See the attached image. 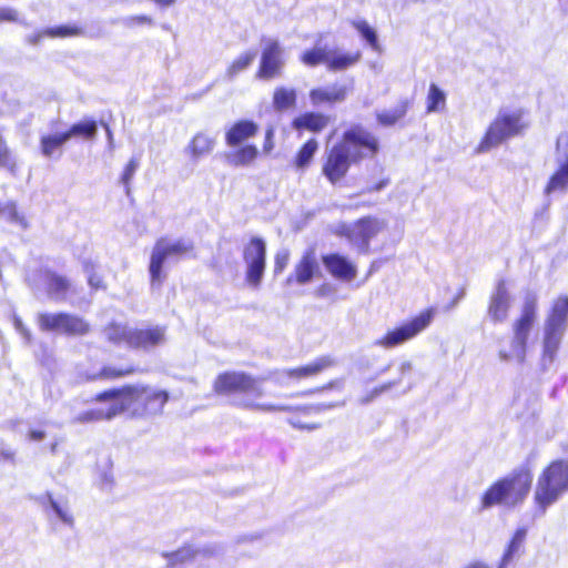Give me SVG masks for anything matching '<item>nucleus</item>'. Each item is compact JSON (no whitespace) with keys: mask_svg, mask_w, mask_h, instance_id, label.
Segmentation results:
<instances>
[{"mask_svg":"<svg viewBox=\"0 0 568 568\" xmlns=\"http://www.w3.org/2000/svg\"><path fill=\"white\" fill-rule=\"evenodd\" d=\"M379 150L378 138L364 126L354 124L326 151L321 172L332 185L341 184L354 164L375 158Z\"/></svg>","mask_w":568,"mask_h":568,"instance_id":"1","label":"nucleus"},{"mask_svg":"<svg viewBox=\"0 0 568 568\" xmlns=\"http://www.w3.org/2000/svg\"><path fill=\"white\" fill-rule=\"evenodd\" d=\"M534 481V471L529 465H521L494 480L480 496V509L495 506L516 508L527 499Z\"/></svg>","mask_w":568,"mask_h":568,"instance_id":"2","label":"nucleus"},{"mask_svg":"<svg viewBox=\"0 0 568 568\" xmlns=\"http://www.w3.org/2000/svg\"><path fill=\"white\" fill-rule=\"evenodd\" d=\"M263 378L255 377L243 371H225L216 375L212 389L219 396H236L239 406L244 409L273 412L286 410L287 407L261 404L256 399L263 396L260 382Z\"/></svg>","mask_w":568,"mask_h":568,"instance_id":"3","label":"nucleus"},{"mask_svg":"<svg viewBox=\"0 0 568 568\" xmlns=\"http://www.w3.org/2000/svg\"><path fill=\"white\" fill-rule=\"evenodd\" d=\"M567 490L568 459H555L538 476L534 493L536 508L544 513Z\"/></svg>","mask_w":568,"mask_h":568,"instance_id":"4","label":"nucleus"},{"mask_svg":"<svg viewBox=\"0 0 568 568\" xmlns=\"http://www.w3.org/2000/svg\"><path fill=\"white\" fill-rule=\"evenodd\" d=\"M538 301L534 294L527 295L524 300L520 314L511 324L513 337L509 351L501 349L499 356L507 361L513 356L520 362L525 361L528 338L537 320Z\"/></svg>","mask_w":568,"mask_h":568,"instance_id":"5","label":"nucleus"},{"mask_svg":"<svg viewBox=\"0 0 568 568\" xmlns=\"http://www.w3.org/2000/svg\"><path fill=\"white\" fill-rule=\"evenodd\" d=\"M527 126L524 121V111L518 110L511 113H500L487 128L484 136L478 143L477 151L486 152L491 148L501 144L509 138L520 134Z\"/></svg>","mask_w":568,"mask_h":568,"instance_id":"6","label":"nucleus"},{"mask_svg":"<svg viewBox=\"0 0 568 568\" xmlns=\"http://www.w3.org/2000/svg\"><path fill=\"white\" fill-rule=\"evenodd\" d=\"M362 58L361 51L341 52L336 49H329L326 45H314L304 50L298 59L305 67L315 68L325 64L328 71H344L357 62Z\"/></svg>","mask_w":568,"mask_h":568,"instance_id":"7","label":"nucleus"},{"mask_svg":"<svg viewBox=\"0 0 568 568\" xmlns=\"http://www.w3.org/2000/svg\"><path fill=\"white\" fill-rule=\"evenodd\" d=\"M568 324V296H558L547 315L544 331L542 356L552 361Z\"/></svg>","mask_w":568,"mask_h":568,"instance_id":"8","label":"nucleus"},{"mask_svg":"<svg viewBox=\"0 0 568 568\" xmlns=\"http://www.w3.org/2000/svg\"><path fill=\"white\" fill-rule=\"evenodd\" d=\"M132 388L134 390L129 393V409L133 417L149 418L163 414L170 399L166 390L142 384H132Z\"/></svg>","mask_w":568,"mask_h":568,"instance_id":"9","label":"nucleus"},{"mask_svg":"<svg viewBox=\"0 0 568 568\" xmlns=\"http://www.w3.org/2000/svg\"><path fill=\"white\" fill-rule=\"evenodd\" d=\"M434 310L426 308L416 316L412 317L408 322L387 331L376 344L384 348H393L402 345L422 333L429 326L434 318Z\"/></svg>","mask_w":568,"mask_h":568,"instance_id":"10","label":"nucleus"},{"mask_svg":"<svg viewBox=\"0 0 568 568\" xmlns=\"http://www.w3.org/2000/svg\"><path fill=\"white\" fill-rule=\"evenodd\" d=\"M192 250V243H185L181 240L173 243H166L164 239H159L155 242L150 256L149 274L151 286L160 287L163 284L165 280L163 266L169 256L183 255Z\"/></svg>","mask_w":568,"mask_h":568,"instance_id":"11","label":"nucleus"},{"mask_svg":"<svg viewBox=\"0 0 568 568\" xmlns=\"http://www.w3.org/2000/svg\"><path fill=\"white\" fill-rule=\"evenodd\" d=\"M37 322L42 332H59L68 336H83L91 331L84 318L65 312L40 313Z\"/></svg>","mask_w":568,"mask_h":568,"instance_id":"12","label":"nucleus"},{"mask_svg":"<svg viewBox=\"0 0 568 568\" xmlns=\"http://www.w3.org/2000/svg\"><path fill=\"white\" fill-rule=\"evenodd\" d=\"M245 263V282L258 288L266 268V243L260 236H251L243 247Z\"/></svg>","mask_w":568,"mask_h":568,"instance_id":"13","label":"nucleus"},{"mask_svg":"<svg viewBox=\"0 0 568 568\" xmlns=\"http://www.w3.org/2000/svg\"><path fill=\"white\" fill-rule=\"evenodd\" d=\"M283 65V49L280 42L277 40L266 41L261 52L256 78L261 80L278 78L282 74Z\"/></svg>","mask_w":568,"mask_h":568,"instance_id":"14","label":"nucleus"},{"mask_svg":"<svg viewBox=\"0 0 568 568\" xmlns=\"http://www.w3.org/2000/svg\"><path fill=\"white\" fill-rule=\"evenodd\" d=\"M384 226L383 221L375 216L366 215L356 220L352 226H342L339 233L349 241L368 246L369 241L375 237Z\"/></svg>","mask_w":568,"mask_h":568,"instance_id":"15","label":"nucleus"},{"mask_svg":"<svg viewBox=\"0 0 568 568\" xmlns=\"http://www.w3.org/2000/svg\"><path fill=\"white\" fill-rule=\"evenodd\" d=\"M337 364V361L332 355H322L316 357L314 361L287 368L284 371V377L291 382L298 383L306 379H312L324 372L331 369Z\"/></svg>","mask_w":568,"mask_h":568,"instance_id":"16","label":"nucleus"},{"mask_svg":"<svg viewBox=\"0 0 568 568\" xmlns=\"http://www.w3.org/2000/svg\"><path fill=\"white\" fill-rule=\"evenodd\" d=\"M511 308V296L505 280L497 282L494 292L489 296L487 315L494 323H504Z\"/></svg>","mask_w":568,"mask_h":568,"instance_id":"17","label":"nucleus"},{"mask_svg":"<svg viewBox=\"0 0 568 568\" xmlns=\"http://www.w3.org/2000/svg\"><path fill=\"white\" fill-rule=\"evenodd\" d=\"M165 342V327L150 326L132 328L129 337V347L132 349L149 351Z\"/></svg>","mask_w":568,"mask_h":568,"instance_id":"18","label":"nucleus"},{"mask_svg":"<svg viewBox=\"0 0 568 568\" xmlns=\"http://www.w3.org/2000/svg\"><path fill=\"white\" fill-rule=\"evenodd\" d=\"M320 273L314 248L306 250L296 262L293 273L286 278L287 284L304 285L310 283Z\"/></svg>","mask_w":568,"mask_h":568,"instance_id":"19","label":"nucleus"},{"mask_svg":"<svg viewBox=\"0 0 568 568\" xmlns=\"http://www.w3.org/2000/svg\"><path fill=\"white\" fill-rule=\"evenodd\" d=\"M132 390H134V388H132V384H124L120 387L99 392L95 394L93 399L101 403L110 400L116 402L106 410V419H111L114 416L129 410V393Z\"/></svg>","mask_w":568,"mask_h":568,"instance_id":"20","label":"nucleus"},{"mask_svg":"<svg viewBox=\"0 0 568 568\" xmlns=\"http://www.w3.org/2000/svg\"><path fill=\"white\" fill-rule=\"evenodd\" d=\"M329 123V115L322 112L308 111L295 116L291 122V126L298 133L311 132L317 134L324 131Z\"/></svg>","mask_w":568,"mask_h":568,"instance_id":"21","label":"nucleus"},{"mask_svg":"<svg viewBox=\"0 0 568 568\" xmlns=\"http://www.w3.org/2000/svg\"><path fill=\"white\" fill-rule=\"evenodd\" d=\"M322 262L334 278L351 282L357 275V270L345 256L329 253L322 256Z\"/></svg>","mask_w":568,"mask_h":568,"instance_id":"22","label":"nucleus"},{"mask_svg":"<svg viewBox=\"0 0 568 568\" xmlns=\"http://www.w3.org/2000/svg\"><path fill=\"white\" fill-rule=\"evenodd\" d=\"M140 372V368L132 363L112 365L105 364L99 371L87 374L85 379L88 382L104 381L112 382L126 378Z\"/></svg>","mask_w":568,"mask_h":568,"instance_id":"23","label":"nucleus"},{"mask_svg":"<svg viewBox=\"0 0 568 568\" xmlns=\"http://www.w3.org/2000/svg\"><path fill=\"white\" fill-rule=\"evenodd\" d=\"M258 132V125L252 120H239L225 132V143L229 146H239L246 140L254 138Z\"/></svg>","mask_w":568,"mask_h":568,"instance_id":"24","label":"nucleus"},{"mask_svg":"<svg viewBox=\"0 0 568 568\" xmlns=\"http://www.w3.org/2000/svg\"><path fill=\"white\" fill-rule=\"evenodd\" d=\"M65 132L44 133L39 140V151L47 159L58 158L62 154L64 144L68 142Z\"/></svg>","mask_w":568,"mask_h":568,"instance_id":"25","label":"nucleus"},{"mask_svg":"<svg viewBox=\"0 0 568 568\" xmlns=\"http://www.w3.org/2000/svg\"><path fill=\"white\" fill-rule=\"evenodd\" d=\"M320 143L315 138L307 139L300 145L291 160V166L296 171H306L314 161Z\"/></svg>","mask_w":568,"mask_h":568,"instance_id":"26","label":"nucleus"},{"mask_svg":"<svg viewBox=\"0 0 568 568\" xmlns=\"http://www.w3.org/2000/svg\"><path fill=\"white\" fill-rule=\"evenodd\" d=\"M215 144V139L209 133L197 132L190 140L186 146V152L193 160H197L210 154L213 151Z\"/></svg>","mask_w":568,"mask_h":568,"instance_id":"27","label":"nucleus"},{"mask_svg":"<svg viewBox=\"0 0 568 568\" xmlns=\"http://www.w3.org/2000/svg\"><path fill=\"white\" fill-rule=\"evenodd\" d=\"M526 536L527 528L520 527L515 530L499 560L498 568H506L508 564L520 554Z\"/></svg>","mask_w":568,"mask_h":568,"instance_id":"28","label":"nucleus"},{"mask_svg":"<svg viewBox=\"0 0 568 568\" xmlns=\"http://www.w3.org/2000/svg\"><path fill=\"white\" fill-rule=\"evenodd\" d=\"M64 132L68 135V140L81 139L93 141L98 134V122L94 119H84L72 123Z\"/></svg>","mask_w":568,"mask_h":568,"instance_id":"29","label":"nucleus"},{"mask_svg":"<svg viewBox=\"0 0 568 568\" xmlns=\"http://www.w3.org/2000/svg\"><path fill=\"white\" fill-rule=\"evenodd\" d=\"M258 149L254 144H245L226 154V161L232 166H247L258 158Z\"/></svg>","mask_w":568,"mask_h":568,"instance_id":"30","label":"nucleus"},{"mask_svg":"<svg viewBox=\"0 0 568 568\" xmlns=\"http://www.w3.org/2000/svg\"><path fill=\"white\" fill-rule=\"evenodd\" d=\"M346 97L345 88H336L328 90L324 88H315L310 91V99L313 104L318 105L322 103H335L343 101Z\"/></svg>","mask_w":568,"mask_h":568,"instance_id":"31","label":"nucleus"},{"mask_svg":"<svg viewBox=\"0 0 568 568\" xmlns=\"http://www.w3.org/2000/svg\"><path fill=\"white\" fill-rule=\"evenodd\" d=\"M297 94L294 89L278 87L274 90L272 104L277 111L293 109L296 105Z\"/></svg>","mask_w":568,"mask_h":568,"instance_id":"32","label":"nucleus"},{"mask_svg":"<svg viewBox=\"0 0 568 568\" xmlns=\"http://www.w3.org/2000/svg\"><path fill=\"white\" fill-rule=\"evenodd\" d=\"M45 286L50 295L64 297L71 288V283L65 276L49 271L45 275Z\"/></svg>","mask_w":568,"mask_h":568,"instance_id":"33","label":"nucleus"},{"mask_svg":"<svg viewBox=\"0 0 568 568\" xmlns=\"http://www.w3.org/2000/svg\"><path fill=\"white\" fill-rule=\"evenodd\" d=\"M568 187V156L549 178L545 192L550 194L555 191H564Z\"/></svg>","mask_w":568,"mask_h":568,"instance_id":"34","label":"nucleus"},{"mask_svg":"<svg viewBox=\"0 0 568 568\" xmlns=\"http://www.w3.org/2000/svg\"><path fill=\"white\" fill-rule=\"evenodd\" d=\"M409 104L410 103L408 100H403L394 110L382 111L376 113V121L378 122V124L383 126L395 125L399 120H402L406 115L409 109Z\"/></svg>","mask_w":568,"mask_h":568,"instance_id":"35","label":"nucleus"},{"mask_svg":"<svg viewBox=\"0 0 568 568\" xmlns=\"http://www.w3.org/2000/svg\"><path fill=\"white\" fill-rule=\"evenodd\" d=\"M45 33H48L49 39H65L81 37L85 33V29L77 23L60 24L47 27Z\"/></svg>","mask_w":568,"mask_h":568,"instance_id":"36","label":"nucleus"},{"mask_svg":"<svg viewBox=\"0 0 568 568\" xmlns=\"http://www.w3.org/2000/svg\"><path fill=\"white\" fill-rule=\"evenodd\" d=\"M445 106L446 93L436 83H430L426 97L427 113L442 111Z\"/></svg>","mask_w":568,"mask_h":568,"instance_id":"37","label":"nucleus"},{"mask_svg":"<svg viewBox=\"0 0 568 568\" xmlns=\"http://www.w3.org/2000/svg\"><path fill=\"white\" fill-rule=\"evenodd\" d=\"M131 329L124 325L118 323H109L104 327V334L106 339L113 344H125L129 347V337L131 336Z\"/></svg>","mask_w":568,"mask_h":568,"instance_id":"38","label":"nucleus"},{"mask_svg":"<svg viewBox=\"0 0 568 568\" xmlns=\"http://www.w3.org/2000/svg\"><path fill=\"white\" fill-rule=\"evenodd\" d=\"M196 556V551L190 547H182L175 551L165 554L168 564L171 568H176L187 562H192Z\"/></svg>","mask_w":568,"mask_h":568,"instance_id":"39","label":"nucleus"},{"mask_svg":"<svg viewBox=\"0 0 568 568\" xmlns=\"http://www.w3.org/2000/svg\"><path fill=\"white\" fill-rule=\"evenodd\" d=\"M254 58H255V53L252 51H247V52L239 55L229 64V67L226 69V74L230 78H234L240 72L247 69L251 65V63L253 62Z\"/></svg>","mask_w":568,"mask_h":568,"instance_id":"40","label":"nucleus"},{"mask_svg":"<svg viewBox=\"0 0 568 568\" xmlns=\"http://www.w3.org/2000/svg\"><path fill=\"white\" fill-rule=\"evenodd\" d=\"M344 404L345 399L332 398L329 400L322 402L315 405L297 406L295 410L303 415H310L312 413H321L324 410L333 409L335 407L343 406Z\"/></svg>","mask_w":568,"mask_h":568,"instance_id":"41","label":"nucleus"},{"mask_svg":"<svg viewBox=\"0 0 568 568\" xmlns=\"http://www.w3.org/2000/svg\"><path fill=\"white\" fill-rule=\"evenodd\" d=\"M352 26L373 49H378L377 34L367 21L355 20L352 22Z\"/></svg>","mask_w":568,"mask_h":568,"instance_id":"42","label":"nucleus"},{"mask_svg":"<svg viewBox=\"0 0 568 568\" xmlns=\"http://www.w3.org/2000/svg\"><path fill=\"white\" fill-rule=\"evenodd\" d=\"M344 390V378H335L326 384L310 388L307 390H304L302 395H314V394H325V393H333L335 395H341Z\"/></svg>","mask_w":568,"mask_h":568,"instance_id":"43","label":"nucleus"},{"mask_svg":"<svg viewBox=\"0 0 568 568\" xmlns=\"http://www.w3.org/2000/svg\"><path fill=\"white\" fill-rule=\"evenodd\" d=\"M14 165L12 154L4 138L0 134V168H12Z\"/></svg>","mask_w":568,"mask_h":568,"instance_id":"44","label":"nucleus"},{"mask_svg":"<svg viewBox=\"0 0 568 568\" xmlns=\"http://www.w3.org/2000/svg\"><path fill=\"white\" fill-rule=\"evenodd\" d=\"M290 253L287 251L277 252L274 256V274H281L288 265Z\"/></svg>","mask_w":568,"mask_h":568,"instance_id":"45","label":"nucleus"},{"mask_svg":"<svg viewBox=\"0 0 568 568\" xmlns=\"http://www.w3.org/2000/svg\"><path fill=\"white\" fill-rule=\"evenodd\" d=\"M138 165H139V163H138V161L135 159H131L126 163V165H125V168H124V170L122 172V175H121V182L126 187H129L130 181H131L132 176L134 175V173H135V171L138 169Z\"/></svg>","mask_w":568,"mask_h":568,"instance_id":"46","label":"nucleus"},{"mask_svg":"<svg viewBox=\"0 0 568 568\" xmlns=\"http://www.w3.org/2000/svg\"><path fill=\"white\" fill-rule=\"evenodd\" d=\"M153 23V19L145 14L131 16L126 20L129 27L152 26Z\"/></svg>","mask_w":568,"mask_h":568,"instance_id":"47","label":"nucleus"},{"mask_svg":"<svg viewBox=\"0 0 568 568\" xmlns=\"http://www.w3.org/2000/svg\"><path fill=\"white\" fill-rule=\"evenodd\" d=\"M388 184H389V179L388 178H383V179L378 180L377 182L363 187L359 191V194L363 195V194H369V193H373V192H379L383 189H385Z\"/></svg>","mask_w":568,"mask_h":568,"instance_id":"48","label":"nucleus"},{"mask_svg":"<svg viewBox=\"0 0 568 568\" xmlns=\"http://www.w3.org/2000/svg\"><path fill=\"white\" fill-rule=\"evenodd\" d=\"M48 498H49V503H50V506L51 508L55 511V514L59 516V518L67 523V524H72L73 519L70 515H68L60 506L59 504L53 499L52 495L51 494H48Z\"/></svg>","mask_w":568,"mask_h":568,"instance_id":"49","label":"nucleus"},{"mask_svg":"<svg viewBox=\"0 0 568 568\" xmlns=\"http://www.w3.org/2000/svg\"><path fill=\"white\" fill-rule=\"evenodd\" d=\"M19 20V12L12 8H0V23L2 22H17Z\"/></svg>","mask_w":568,"mask_h":568,"instance_id":"50","label":"nucleus"},{"mask_svg":"<svg viewBox=\"0 0 568 568\" xmlns=\"http://www.w3.org/2000/svg\"><path fill=\"white\" fill-rule=\"evenodd\" d=\"M106 419V412L100 409L87 410L81 415V419L85 422Z\"/></svg>","mask_w":568,"mask_h":568,"instance_id":"51","label":"nucleus"},{"mask_svg":"<svg viewBox=\"0 0 568 568\" xmlns=\"http://www.w3.org/2000/svg\"><path fill=\"white\" fill-rule=\"evenodd\" d=\"M397 384V382H388V383H385L378 387H375L365 398L366 402L368 400H372L373 398H375L376 396L381 395L382 393L390 389L392 387H394L395 385Z\"/></svg>","mask_w":568,"mask_h":568,"instance_id":"52","label":"nucleus"},{"mask_svg":"<svg viewBox=\"0 0 568 568\" xmlns=\"http://www.w3.org/2000/svg\"><path fill=\"white\" fill-rule=\"evenodd\" d=\"M274 149V129L270 126L265 131V138L263 143V151L270 153Z\"/></svg>","mask_w":568,"mask_h":568,"instance_id":"53","label":"nucleus"},{"mask_svg":"<svg viewBox=\"0 0 568 568\" xmlns=\"http://www.w3.org/2000/svg\"><path fill=\"white\" fill-rule=\"evenodd\" d=\"M45 31H47V28L36 31L34 33H32L31 36H29L27 38V42L31 45H37L44 39L49 38V36H48V33H45Z\"/></svg>","mask_w":568,"mask_h":568,"instance_id":"54","label":"nucleus"},{"mask_svg":"<svg viewBox=\"0 0 568 568\" xmlns=\"http://www.w3.org/2000/svg\"><path fill=\"white\" fill-rule=\"evenodd\" d=\"M27 437L30 442H40L45 438V432L42 429H30Z\"/></svg>","mask_w":568,"mask_h":568,"instance_id":"55","label":"nucleus"},{"mask_svg":"<svg viewBox=\"0 0 568 568\" xmlns=\"http://www.w3.org/2000/svg\"><path fill=\"white\" fill-rule=\"evenodd\" d=\"M6 210L10 214V217H11L12 221H19L20 220V216H19V213L17 211V207H16L14 203H12V202L8 203L6 205Z\"/></svg>","mask_w":568,"mask_h":568,"instance_id":"56","label":"nucleus"},{"mask_svg":"<svg viewBox=\"0 0 568 568\" xmlns=\"http://www.w3.org/2000/svg\"><path fill=\"white\" fill-rule=\"evenodd\" d=\"M14 452H1L0 458L7 459V460H13L14 459Z\"/></svg>","mask_w":568,"mask_h":568,"instance_id":"57","label":"nucleus"},{"mask_svg":"<svg viewBox=\"0 0 568 568\" xmlns=\"http://www.w3.org/2000/svg\"><path fill=\"white\" fill-rule=\"evenodd\" d=\"M101 124H102V126L105 129L106 134H108L109 139L111 140V139H112V131H111V129H110L109 124H108V123H105V122H101Z\"/></svg>","mask_w":568,"mask_h":568,"instance_id":"58","label":"nucleus"},{"mask_svg":"<svg viewBox=\"0 0 568 568\" xmlns=\"http://www.w3.org/2000/svg\"><path fill=\"white\" fill-rule=\"evenodd\" d=\"M14 326H16L18 329H20V328H21V326H22V322H21V320H20V318H18V317H17V318H14Z\"/></svg>","mask_w":568,"mask_h":568,"instance_id":"59","label":"nucleus"},{"mask_svg":"<svg viewBox=\"0 0 568 568\" xmlns=\"http://www.w3.org/2000/svg\"><path fill=\"white\" fill-rule=\"evenodd\" d=\"M300 428L313 429L315 425H298Z\"/></svg>","mask_w":568,"mask_h":568,"instance_id":"60","label":"nucleus"}]
</instances>
